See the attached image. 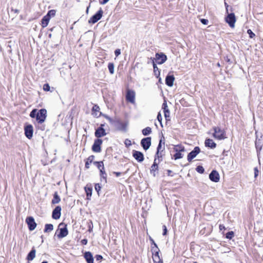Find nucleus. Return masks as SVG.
Instances as JSON below:
<instances>
[{
  "label": "nucleus",
  "mask_w": 263,
  "mask_h": 263,
  "mask_svg": "<svg viewBox=\"0 0 263 263\" xmlns=\"http://www.w3.org/2000/svg\"><path fill=\"white\" fill-rule=\"evenodd\" d=\"M214 133L213 137L217 140H221L226 138V132L224 129H221L218 126H214L213 127Z\"/></svg>",
  "instance_id": "obj_1"
},
{
  "label": "nucleus",
  "mask_w": 263,
  "mask_h": 263,
  "mask_svg": "<svg viewBox=\"0 0 263 263\" xmlns=\"http://www.w3.org/2000/svg\"><path fill=\"white\" fill-rule=\"evenodd\" d=\"M47 117V110L46 109L42 108L40 109L37 113L36 121L39 123H43Z\"/></svg>",
  "instance_id": "obj_2"
},
{
  "label": "nucleus",
  "mask_w": 263,
  "mask_h": 263,
  "mask_svg": "<svg viewBox=\"0 0 263 263\" xmlns=\"http://www.w3.org/2000/svg\"><path fill=\"white\" fill-rule=\"evenodd\" d=\"M236 17L234 13H228L227 16L225 17V21L229 24L231 28L235 27V23L236 22Z\"/></svg>",
  "instance_id": "obj_3"
},
{
  "label": "nucleus",
  "mask_w": 263,
  "mask_h": 263,
  "mask_svg": "<svg viewBox=\"0 0 263 263\" xmlns=\"http://www.w3.org/2000/svg\"><path fill=\"white\" fill-rule=\"evenodd\" d=\"M103 14V11L102 8H100V10L90 19L88 20V23L89 24H95L97 23L99 20H100L102 17Z\"/></svg>",
  "instance_id": "obj_4"
},
{
  "label": "nucleus",
  "mask_w": 263,
  "mask_h": 263,
  "mask_svg": "<svg viewBox=\"0 0 263 263\" xmlns=\"http://www.w3.org/2000/svg\"><path fill=\"white\" fill-rule=\"evenodd\" d=\"M59 227L60 228V233L58 235V237L59 238L66 237L68 234L67 225L64 223H61Z\"/></svg>",
  "instance_id": "obj_5"
},
{
  "label": "nucleus",
  "mask_w": 263,
  "mask_h": 263,
  "mask_svg": "<svg viewBox=\"0 0 263 263\" xmlns=\"http://www.w3.org/2000/svg\"><path fill=\"white\" fill-rule=\"evenodd\" d=\"M200 149L198 146H196L194 149L191 151L187 155V159L189 162H191L192 160L196 157V156L200 153Z\"/></svg>",
  "instance_id": "obj_6"
},
{
  "label": "nucleus",
  "mask_w": 263,
  "mask_h": 263,
  "mask_svg": "<svg viewBox=\"0 0 263 263\" xmlns=\"http://www.w3.org/2000/svg\"><path fill=\"white\" fill-rule=\"evenodd\" d=\"M102 144V140L100 139H97L95 140L92 146V150L96 153H100L101 151V145Z\"/></svg>",
  "instance_id": "obj_7"
},
{
  "label": "nucleus",
  "mask_w": 263,
  "mask_h": 263,
  "mask_svg": "<svg viewBox=\"0 0 263 263\" xmlns=\"http://www.w3.org/2000/svg\"><path fill=\"white\" fill-rule=\"evenodd\" d=\"M141 145L144 150H147L151 145V137L142 139L141 141Z\"/></svg>",
  "instance_id": "obj_8"
},
{
  "label": "nucleus",
  "mask_w": 263,
  "mask_h": 263,
  "mask_svg": "<svg viewBox=\"0 0 263 263\" xmlns=\"http://www.w3.org/2000/svg\"><path fill=\"white\" fill-rule=\"evenodd\" d=\"M126 99L127 101L134 103L135 102V92L133 90L128 89L126 92Z\"/></svg>",
  "instance_id": "obj_9"
},
{
  "label": "nucleus",
  "mask_w": 263,
  "mask_h": 263,
  "mask_svg": "<svg viewBox=\"0 0 263 263\" xmlns=\"http://www.w3.org/2000/svg\"><path fill=\"white\" fill-rule=\"evenodd\" d=\"M156 61L158 64L164 63L167 60L166 56L163 53H157L156 54Z\"/></svg>",
  "instance_id": "obj_10"
},
{
  "label": "nucleus",
  "mask_w": 263,
  "mask_h": 263,
  "mask_svg": "<svg viewBox=\"0 0 263 263\" xmlns=\"http://www.w3.org/2000/svg\"><path fill=\"white\" fill-rule=\"evenodd\" d=\"M104 125V124H101L100 126L96 130L95 135L98 139L104 136L107 134L105 130L103 128Z\"/></svg>",
  "instance_id": "obj_11"
},
{
  "label": "nucleus",
  "mask_w": 263,
  "mask_h": 263,
  "mask_svg": "<svg viewBox=\"0 0 263 263\" xmlns=\"http://www.w3.org/2000/svg\"><path fill=\"white\" fill-rule=\"evenodd\" d=\"M26 221L30 231H33L36 227V224L32 217H28L26 218Z\"/></svg>",
  "instance_id": "obj_12"
},
{
  "label": "nucleus",
  "mask_w": 263,
  "mask_h": 263,
  "mask_svg": "<svg viewBox=\"0 0 263 263\" xmlns=\"http://www.w3.org/2000/svg\"><path fill=\"white\" fill-rule=\"evenodd\" d=\"M133 156L139 162H141L144 160V155L141 152L133 150Z\"/></svg>",
  "instance_id": "obj_13"
},
{
  "label": "nucleus",
  "mask_w": 263,
  "mask_h": 263,
  "mask_svg": "<svg viewBox=\"0 0 263 263\" xmlns=\"http://www.w3.org/2000/svg\"><path fill=\"white\" fill-rule=\"evenodd\" d=\"M25 136L29 139H30L33 136V129L31 125H28L25 127Z\"/></svg>",
  "instance_id": "obj_14"
},
{
  "label": "nucleus",
  "mask_w": 263,
  "mask_h": 263,
  "mask_svg": "<svg viewBox=\"0 0 263 263\" xmlns=\"http://www.w3.org/2000/svg\"><path fill=\"white\" fill-rule=\"evenodd\" d=\"M209 178L213 182H218L219 181V175L216 171L213 170L210 174Z\"/></svg>",
  "instance_id": "obj_15"
},
{
  "label": "nucleus",
  "mask_w": 263,
  "mask_h": 263,
  "mask_svg": "<svg viewBox=\"0 0 263 263\" xmlns=\"http://www.w3.org/2000/svg\"><path fill=\"white\" fill-rule=\"evenodd\" d=\"M61 208L60 206H57L53 210L52 214V217L54 219H58L61 216Z\"/></svg>",
  "instance_id": "obj_16"
},
{
  "label": "nucleus",
  "mask_w": 263,
  "mask_h": 263,
  "mask_svg": "<svg viewBox=\"0 0 263 263\" xmlns=\"http://www.w3.org/2000/svg\"><path fill=\"white\" fill-rule=\"evenodd\" d=\"M205 146L211 148H215L216 147V144L212 139H206L204 142Z\"/></svg>",
  "instance_id": "obj_17"
},
{
  "label": "nucleus",
  "mask_w": 263,
  "mask_h": 263,
  "mask_svg": "<svg viewBox=\"0 0 263 263\" xmlns=\"http://www.w3.org/2000/svg\"><path fill=\"white\" fill-rule=\"evenodd\" d=\"M175 78L173 75H167L165 78V83L168 86H172L174 84Z\"/></svg>",
  "instance_id": "obj_18"
},
{
  "label": "nucleus",
  "mask_w": 263,
  "mask_h": 263,
  "mask_svg": "<svg viewBox=\"0 0 263 263\" xmlns=\"http://www.w3.org/2000/svg\"><path fill=\"white\" fill-rule=\"evenodd\" d=\"M84 257L87 263H93V257L91 252H86Z\"/></svg>",
  "instance_id": "obj_19"
},
{
  "label": "nucleus",
  "mask_w": 263,
  "mask_h": 263,
  "mask_svg": "<svg viewBox=\"0 0 263 263\" xmlns=\"http://www.w3.org/2000/svg\"><path fill=\"white\" fill-rule=\"evenodd\" d=\"M156 161H157V160H156V158H155V159L154 160V162L153 165H152L151 168V174H153V175L154 176H156V172L158 170V163H157Z\"/></svg>",
  "instance_id": "obj_20"
},
{
  "label": "nucleus",
  "mask_w": 263,
  "mask_h": 263,
  "mask_svg": "<svg viewBox=\"0 0 263 263\" xmlns=\"http://www.w3.org/2000/svg\"><path fill=\"white\" fill-rule=\"evenodd\" d=\"M162 142V140L160 139L159 141V144L157 147V151L156 156H157L158 158L162 157L161 152L164 149V147L162 148V145H161V142Z\"/></svg>",
  "instance_id": "obj_21"
},
{
  "label": "nucleus",
  "mask_w": 263,
  "mask_h": 263,
  "mask_svg": "<svg viewBox=\"0 0 263 263\" xmlns=\"http://www.w3.org/2000/svg\"><path fill=\"white\" fill-rule=\"evenodd\" d=\"M35 253L36 250L34 248H33L27 256V259L28 261L32 260L35 258Z\"/></svg>",
  "instance_id": "obj_22"
},
{
  "label": "nucleus",
  "mask_w": 263,
  "mask_h": 263,
  "mask_svg": "<svg viewBox=\"0 0 263 263\" xmlns=\"http://www.w3.org/2000/svg\"><path fill=\"white\" fill-rule=\"evenodd\" d=\"M262 145L263 140L261 138L256 139L255 141V146L257 152L261 151Z\"/></svg>",
  "instance_id": "obj_23"
},
{
  "label": "nucleus",
  "mask_w": 263,
  "mask_h": 263,
  "mask_svg": "<svg viewBox=\"0 0 263 263\" xmlns=\"http://www.w3.org/2000/svg\"><path fill=\"white\" fill-rule=\"evenodd\" d=\"M50 20V18L46 15L43 17L41 24L43 28H45L48 25Z\"/></svg>",
  "instance_id": "obj_24"
},
{
  "label": "nucleus",
  "mask_w": 263,
  "mask_h": 263,
  "mask_svg": "<svg viewBox=\"0 0 263 263\" xmlns=\"http://www.w3.org/2000/svg\"><path fill=\"white\" fill-rule=\"evenodd\" d=\"M94 158L95 156L93 155H91L88 157L85 162V167L86 168H89V164L93 162Z\"/></svg>",
  "instance_id": "obj_25"
},
{
  "label": "nucleus",
  "mask_w": 263,
  "mask_h": 263,
  "mask_svg": "<svg viewBox=\"0 0 263 263\" xmlns=\"http://www.w3.org/2000/svg\"><path fill=\"white\" fill-rule=\"evenodd\" d=\"M174 150L176 152H182L185 151V148L183 145L180 144V145H175V146L174 147Z\"/></svg>",
  "instance_id": "obj_26"
},
{
  "label": "nucleus",
  "mask_w": 263,
  "mask_h": 263,
  "mask_svg": "<svg viewBox=\"0 0 263 263\" xmlns=\"http://www.w3.org/2000/svg\"><path fill=\"white\" fill-rule=\"evenodd\" d=\"M53 229V226L52 224H46L44 231L45 233H49L52 231Z\"/></svg>",
  "instance_id": "obj_27"
},
{
  "label": "nucleus",
  "mask_w": 263,
  "mask_h": 263,
  "mask_svg": "<svg viewBox=\"0 0 263 263\" xmlns=\"http://www.w3.org/2000/svg\"><path fill=\"white\" fill-rule=\"evenodd\" d=\"M61 199L57 192H55L53 195V198L52 200V203L56 204L58 203L60 201Z\"/></svg>",
  "instance_id": "obj_28"
},
{
  "label": "nucleus",
  "mask_w": 263,
  "mask_h": 263,
  "mask_svg": "<svg viewBox=\"0 0 263 263\" xmlns=\"http://www.w3.org/2000/svg\"><path fill=\"white\" fill-rule=\"evenodd\" d=\"M142 134L144 136H147L151 134L152 133V129L149 127H147L145 128H144L142 130Z\"/></svg>",
  "instance_id": "obj_29"
},
{
  "label": "nucleus",
  "mask_w": 263,
  "mask_h": 263,
  "mask_svg": "<svg viewBox=\"0 0 263 263\" xmlns=\"http://www.w3.org/2000/svg\"><path fill=\"white\" fill-rule=\"evenodd\" d=\"M100 177H101V180L104 179V182L106 183L107 182V179H106L107 178V174L105 173L104 169L103 170L102 168V170L100 171Z\"/></svg>",
  "instance_id": "obj_30"
},
{
  "label": "nucleus",
  "mask_w": 263,
  "mask_h": 263,
  "mask_svg": "<svg viewBox=\"0 0 263 263\" xmlns=\"http://www.w3.org/2000/svg\"><path fill=\"white\" fill-rule=\"evenodd\" d=\"M153 65L154 68V72L155 73V76L157 77V75L160 74V71L156 64L155 63L154 60H153Z\"/></svg>",
  "instance_id": "obj_31"
},
{
  "label": "nucleus",
  "mask_w": 263,
  "mask_h": 263,
  "mask_svg": "<svg viewBox=\"0 0 263 263\" xmlns=\"http://www.w3.org/2000/svg\"><path fill=\"white\" fill-rule=\"evenodd\" d=\"M108 68L111 74H113L114 73V64L112 63H109L108 64Z\"/></svg>",
  "instance_id": "obj_32"
},
{
  "label": "nucleus",
  "mask_w": 263,
  "mask_h": 263,
  "mask_svg": "<svg viewBox=\"0 0 263 263\" xmlns=\"http://www.w3.org/2000/svg\"><path fill=\"white\" fill-rule=\"evenodd\" d=\"M55 13H56V11L55 10H50L48 12L46 15L48 16V17L50 18L51 17H53L55 16Z\"/></svg>",
  "instance_id": "obj_33"
},
{
  "label": "nucleus",
  "mask_w": 263,
  "mask_h": 263,
  "mask_svg": "<svg viewBox=\"0 0 263 263\" xmlns=\"http://www.w3.org/2000/svg\"><path fill=\"white\" fill-rule=\"evenodd\" d=\"M37 113V110L36 109H33L30 114V117H31L32 118H35L36 119Z\"/></svg>",
  "instance_id": "obj_34"
},
{
  "label": "nucleus",
  "mask_w": 263,
  "mask_h": 263,
  "mask_svg": "<svg viewBox=\"0 0 263 263\" xmlns=\"http://www.w3.org/2000/svg\"><path fill=\"white\" fill-rule=\"evenodd\" d=\"M183 155L181 153V152H176V154L174 155V158L175 160L181 159Z\"/></svg>",
  "instance_id": "obj_35"
},
{
  "label": "nucleus",
  "mask_w": 263,
  "mask_h": 263,
  "mask_svg": "<svg viewBox=\"0 0 263 263\" xmlns=\"http://www.w3.org/2000/svg\"><path fill=\"white\" fill-rule=\"evenodd\" d=\"M164 117L165 118V119L166 121H170V112L169 110H166L165 111H164Z\"/></svg>",
  "instance_id": "obj_36"
},
{
  "label": "nucleus",
  "mask_w": 263,
  "mask_h": 263,
  "mask_svg": "<svg viewBox=\"0 0 263 263\" xmlns=\"http://www.w3.org/2000/svg\"><path fill=\"white\" fill-rule=\"evenodd\" d=\"M234 234L233 231H230L226 234V238L229 239H231L234 236Z\"/></svg>",
  "instance_id": "obj_37"
},
{
  "label": "nucleus",
  "mask_w": 263,
  "mask_h": 263,
  "mask_svg": "<svg viewBox=\"0 0 263 263\" xmlns=\"http://www.w3.org/2000/svg\"><path fill=\"white\" fill-rule=\"evenodd\" d=\"M95 190L97 192L98 194L99 195V192L101 191V186L99 183H96L95 185Z\"/></svg>",
  "instance_id": "obj_38"
},
{
  "label": "nucleus",
  "mask_w": 263,
  "mask_h": 263,
  "mask_svg": "<svg viewBox=\"0 0 263 263\" xmlns=\"http://www.w3.org/2000/svg\"><path fill=\"white\" fill-rule=\"evenodd\" d=\"M196 170L197 172H198L200 174L203 173V172L204 171V169L202 166H198L196 167Z\"/></svg>",
  "instance_id": "obj_39"
},
{
  "label": "nucleus",
  "mask_w": 263,
  "mask_h": 263,
  "mask_svg": "<svg viewBox=\"0 0 263 263\" xmlns=\"http://www.w3.org/2000/svg\"><path fill=\"white\" fill-rule=\"evenodd\" d=\"M153 261L155 263H156L157 262H160V261H162L160 256H157L156 255L153 256Z\"/></svg>",
  "instance_id": "obj_40"
},
{
  "label": "nucleus",
  "mask_w": 263,
  "mask_h": 263,
  "mask_svg": "<svg viewBox=\"0 0 263 263\" xmlns=\"http://www.w3.org/2000/svg\"><path fill=\"white\" fill-rule=\"evenodd\" d=\"M85 191L86 193L87 196H91L92 189L91 188H86L85 187Z\"/></svg>",
  "instance_id": "obj_41"
},
{
  "label": "nucleus",
  "mask_w": 263,
  "mask_h": 263,
  "mask_svg": "<svg viewBox=\"0 0 263 263\" xmlns=\"http://www.w3.org/2000/svg\"><path fill=\"white\" fill-rule=\"evenodd\" d=\"M97 167L98 168V169H99L100 171L102 170V168L104 170V167L103 161H100Z\"/></svg>",
  "instance_id": "obj_42"
},
{
  "label": "nucleus",
  "mask_w": 263,
  "mask_h": 263,
  "mask_svg": "<svg viewBox=\"0 0 263 263\" xmlns=\"http://www.w3.org/2000/svg\"><path fill=\"white\" fill-rule=\"evenodd\" d=\"M50 87L48 83H46L43 85V90L46 91L50 90Z\"/></svg>",
  "instance_id": "obj_43"
},
{
  "label": "nucleus",
  "mask_w": 263,
  "mask_h": 263,
  "mask_svg": "<svg viewBox=\"0 0 263 263\" xmlns=\"http://www.w3.org/2000/svg\"><path fill=\"white\" fill-rule=\"evenodd\" d=\"M152 251L153 254L154 253H157L158 251H159V249L157 247V245L154 246V247H152Z\"/></svg>",
  "instance_id": "obj_44"
},
{
  "label": "nucleus",
  "mask_w": 263,
  "mask_h": 263,
  "mask_svg": "<svg viewBox=\"0 0 263 263\" xmlns=\"http://www.w3.org/2000/svg\"><path fill=\"white\" fill-rule=\"evenodd\" d=\"M247 33L249 34V37L251 39L253 38L255 36V34L252 32V31L251 29H248L247 31Z\"/></svg>",
  "instance_id": "obj_45"
},
{
  "label": "nucleus",
  "mask_w": 263,
  "mask_h": 263,
  "mask_svg": "<svg viewBox=\"0 0 263 263\" xmlns=\"http://www.w3.org/2000/svg\"><path fill=\"white\" fill-rule=\"evenodd\" d=\"M157 119L159 121V122L160 123L161 126H162V117L160 112H159L157 115Z\"/></svg>",
  "instance_id": "obj_46"
},
{
  "label": "nucleus",
  "mask_w": 263,
  "mask_h": 263,
  "mask_svg": "<svg viewBox=\"0 0 263 263\" xmlns=\"http://www.w3.org/2000/svg\"><path fill=\"white\" fill-rule=\"evenodd\" d=\"M99 110H100V108H99V106H98L97 105H95L92 107V111L97 112V111H99Z\"/></svg>",
  "instance_id": "obj_47"
},
{
  "label": "nucleus",
  "mask_w": 263,
  "mask_h": 263,
  "mask_svg": "<svg viewBox=\"0 0 263 263\" xmlns=\"http://www.w3.org/2000/svg\"><path fill=\"white\" fill-rule=\"evenodd\" d=\"M162 108L163 109L164 111H165V110H169L167 107V103H166V101H164V102L163 103Z\"/></svg>",
  "instance_id": "obj_48"
},
{
  "label": "nucleus",
  "mask_w": 263,
  "mask_h": 263,
  "mask_svg": "<svg viewBox=\"0 0 263 263\" xmlns=\"http://www.w3.org/2000/svg\"><path fill=\"white\" fill-rule=\"evenodd\" d=\"M124 143H125V145H126V146H127V147H128V146H130V145L132 144H131V141H130V140H128V139H126L125 140V142H124Z\"/></svg>",
  "instance_id": "obj_49"
},
{
  "label": "nucleus",
  "mask_w": 263,
  "mask_h": 263,
  "mask_svg": "<svg viewBox=\"0 0 263 263\" xmlns=\"http://www.w3.org/2000/svg\"><path fill=\"white\" fill-rule=\"evenodd\" d=\"M167 228L164 225L163 226V235H166L167 234Z\"/></svg>",
  "instance_id": "obj_50"
},
{
  "label": "nucleus",
  "mask_w": 263,
  "mask_h": 263,
  "mask_svg": "<svg viewBox=\"0 0 263 263\" xmlns=\"http://www.w3.org/2000/svg\"><path fill=\"white\" fill-rule=\"evenodd\" d=\"M121 54L120 49H117L115 51V54L116 57H118Z\"/></svg>",
  "instance_id": "obj_51"
},
{
  "label": "nucleus",
  "mask_w": 263,
  "mask_h": 263,
  "mask_svg": "<svg viewBox=\"0 0 263 263\" xmlns=\"http://www.w3.org/2000/svg\"><path fill=\"white\" fill-rule=\"evenodd\" d=\"M254 177L255 178H256L257 176L258 175V170L257 167H255L254 168Z\"/></svg>",
  "instance_id": "obj_52"
},
{
  "label": "nucleus",
  "mask_w": 263,
  "mask_h": 263,
  "mask_svg": "<svg viewBox=\"0 0 263 263\" xmlns=\"http://www.w3.org/2000/svg\"><path fill=\"white\" fill-rule=\"evenodd\" d=\"M201 22L204 25H207L208 23V20L203 18L201 20Z\"/></svg>",
  "instance_id": "obj_53"
},
{
  "label": "nucleus",
  "mask_w": 263,
  "mask_h": 263,
  "mask_svg": "<svg viewBox=\"0 0 263 263\" xmlns=\"http://www.w3.org/2000/svg\"><path fill=\"white\" fill-rule=\"evenodd\" d=\"M95 257L97 260H100L103 258V257L100 255H97Z\"/></svg>",
  "instance_id": "obj_54"
},
{
  "label": "nucleus",
  "mask_w": 263,
  "mask_h": 263,
  "mask_svg": "<svg viewBox=\"0 0 263 263\" xmlns=\"http://www.w3.org/2000/svg\"><path fill=\"white\" fill-rule=\"evenodd\" d=\"M82 245H86L87 243V240L86 239H83L81 241Z\"/></svg>",
  "instance_id": "obj_55"
},
{
  "label": "nucleus",
  "mask_w": 263,
  "mask_h": 263,
  "mask_svg": "<svg viewBox=\"0 0 263 263\" xmlns=\"http://www.w3.org/2000/svg\"><path fill=\"white\" fill-rule=\"evenodd\" d=\"M109 0H103V1H100V3L101 5H104L106 4Z\"/></svg>",
  "instance_id": "obj_56"
},
{
  "label": "nucleus",
  "mask_w": 263,
  "mask_h": 263,
  "mask_svg": "<svg viewBox=\"0 0 263 263\" xmlns=\"http://www.w3.org/2000/svg\"><path fill=\"white\" fill-rule=\"evenodd\" d=\"M219 228L220 231L226 229L225 227L223 224H220Z\"/></svg>",
  "instance_id": "obj_57"
},
{
  "label": "nucleus",
  "mask_w": 263,
  "mask_h": 263,
  "mask_svg": "<svg viewBox=\"0 0 263 263\" xmlns=\"http://www.w3.org/2000/svg\"><path fill=\"white\" fill-rule=\"evenodd\" d=\"M150 241H151L152 245H154V246H156V243L155 242L153 239H152L151 237L149 238Z\"/></svg>",
  "instance_id": "obj_58"
},
{
  "label": "nucleus",
  "mask_w": 263,
  "mask_h": 263,
  "mask_svg": "<svg viewBox=\"0 0 263 263\" xmlns=\"http://www.w3.org/2000/svg\"><path fill=\"white\" fill-rule=\"evenodd\" d=\"M121 125L122 126V129H125V128L126 127V126H127V124L122 123Z\"/></svg>",
  "instance_id": "obj_59"
},
{
  "label": "nucleus",
  "mask_w": 263,
  "mask_h": 263,
  "mask_svg": "<svg viewBox=\"0 0 263 263\" xmlns=\"http://www.w3.org/2000/svg\"><path fill=\"white\" fill-rule=\"evenodd\" d=\"M114 173L116 174L117 177H119L121 174L120 172H115Z\"/></svg>",
  "instance_id": "obj_60"
},
{
  "label": "nucleus",
  "mask_w": 263,
  "mask_h": 263,
  "mask_svg": "<svg viewBox=\"0 0 263 263\" xmlns=\"http://www.w3.org/2000/svg\"><path fill=\"white\" fill-rule=\"evenodd\" d=\"M167 175H168V176H171V173H172V171H171V170H168L167 171Z\"/></svg>",
  "instance_id": "obj_61"
},
{
  "label": "nucleus",
  "mask_w": 263,
  "mask_h": 263,
  "mask_svg": "<svg viewBox=\"0 0 263 263\" xmlns=\"http://www.w3.org/2000/svg\"><path fill=\"white\" fill-rule=\"evenodd\" d=\"M93 164L95 165L96 166H97V165L99 164V163L100 162V161H93L92 162Z\"/></svg>",
  "instance_id": "obj_62"
},
{
  "label": "nucleus",
  "mask_w": 263,
  "mask_h": 263,
  "mask_svg": "<svg viewBox=\"0 0 263 263\" xmlns=\"http://www.w3.org/2000/svg\"><path fill=\"white\" fill-rule=\"evenodd\" d=\"M92 230V226H91L90 225L89 226V232H91Z\"/></svg>",
  "instance_id": "obj_63"
},
{
  "label": "nucleus",
  "mask_w": 263,
  "mask_h": 263,
  "mask_svg": "<svg viewBox=\"0 0 263 263\" xmlns=\"http://www.w3.org/2000/svg\"><path fill=\"white\" fill-rule=\"evenodd\" d=\"M159 251H158L157 253H154V254H153V255H156L157 256H159Z\"/></svg>",
  "instance_id": "obj_64"
}]
</instances>
